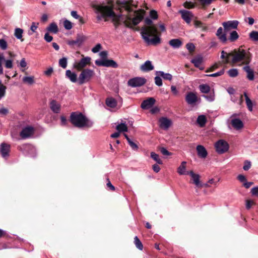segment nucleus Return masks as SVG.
I'll use <instances>...</instances> for the list:
<instances>
[{"label":"nucleus","instance_id":"nucleus-1","mask_svg":"<svg viewBox=\"0 0 258 258\" xmlns=\"http://www.w3.org/2000/svg\"><path fill=\"white\" fill-rule=\"evenodd\" d=\"M221 58L224 59L223 61L225 63L235 64L243 60L242 63L248 65L251 61V54L244 49H235L229 53L222 50Z\"/></svg>","mask_w":258,"mask_h":258},{"label":"nucleus","instance_id":"nucleus-2","mask_svg":"<svg viewBox=\"0 0 258 258\" xmlns=\"http://www.w3.org/2000/svg\"><path fill=\"white\" fill-rule=\"evenodd\" d=\"M146 24L149 25L141 29V34L143 39L148 44L156 45L160 42L161 39L157 34V29L155 26L151 25L152 20L146 18L145 19Z\"/></svg>","mask_w":258,"mask_h":258},{"label":"nucleus","instance_id":"nucleus-3","mask_svg":"<svg viewBox=\"0 0 258 258\" xmlns=\"http://www.w3.org/2000/svg\"><path fill=\"white\" fill-rule=\"evenodd\" d=\"M70 120L74 126L78 128L90 127L93 124L92 120L79 111L72 112Z\"/></svg>","mask_w":258,"mask_h":258},{"label":"nucleus","instance_id":"nucleus-4","mask_svg":"<svg viewBox=\"0 0 258 258\" xmlns=\"http://www.w3.org/2000/svg\"><path fill=\"white\" fill-rule=\"evenodd\" d=\"M96 13L97 14V19L98 21L105 19V21H106V17L114 18L115 15L112 9L108 6H98Z\"/></svg>","mask_w":258,"mask_h":258},{"label":"nucleus","instance_id":"nucleus-5","mask_svg":"<svg viewBox=\"0 0 258 258\" xmlns=\"http://www.w3.org/2000/svg\"><path fill=\"white\" fill-rule=\"evenodd\" d=\"M94 75L93 70L86 69L83 70L79 76L78 83L82 85L86 82H89Z\"/></svg>","mask_w":258,"mask_h":258},{"label":"nucleus","instance_id":"nucleus-6","mask_svg":"<svg viewBox=\"0 0 258 258\" xmlns=\"http://www.w3.org/2000/svg\"><path fill=\"white\" fill-rule=\"evenodd\" d=\"M216 152L219 154H223L226 152L229 148L228 143L223 140H220L215 145Z\"/></svg>","mask_w":258,"mask_h":258},{"label":"nucleus","instance_id":"nucleus-7","mask_svg":"<svg viewBox=\"0 0 258 258\" xmlns=\"http://www.w3.org/2000/svg\"><path fill=\"white\" fill-rule=\"evenodd\" d=\"M185 101L189 105H196L200 102V98H198L196 93L192 92H188L185 96Z\"/></svg>","mask_w":258,"mask_h":258},{"label":"nucleus","instance_id":"nucleus-8","mask_svg":"<svg viewBox=\"0 0 258 258\" xmlns=\"http://www.w3.org/2000/svg\"><path fill=\"white\" fill-rule=\"evenodd\" d=\"M95 64L98 66H103L106 67H112L113 68H117L118 67L117 63L112 59H97L95 62Z\"/></svg>","mask_w":258,"mask_h":258},{"label":"nucleus","instance_id":"nucleus-9","mask_svg":"<svg viewBox=\"0 0 258 258\" xmlns=\"http://www.w3.org/2000/svg\"><path fill=\"white\" fill-rule=\"evenodd\" d=\"M146 80L142 77H136L128 81V85L132 87H140L144 85Z\"/></svg>","mask_w":258,"mask_h":258},{"label":"nucleus","instance_id":"nucleus-10","mask_svg":"<svg viewBox=\"0 0 258 258\" xmlns=\"http://www.w3.org/2000/svg\"><path fill=\"white\" fill-rule=\"evenodd\" d=\"M239 22L238 21H228L222 23L225 33H229L233 29L237 28Z\"/></svg>","mask_w":258,"mask_h":258},{"label":"nucleus","instance_id":"nucleus-11","mask_svg":"<svg viewBox=\"0 0 258 258\" xmlns=\"http://www.w3.org/2000/svg\"><path fill=\"white\" fill-rule=\"evenodd\" d=\"M11 146L10 145L6 143H2L0 146V151L3 158L5 159H7V158L9 156V153L10 151Z\"/></svg>","mask_w":258,"mask_h":258},{"label":"nucleus","instance_id":"nucleus-12","mask_svg":"<svg viewBox=\"0 0 258 258\" xmlns=\"http://www.w3.org/2000/svg\"><path fill=\"white\" fill-rule=\"evenodd\" d=\"M34 134V128L32 126L24 127L20 133V136L23 139L31 137Z\"/></svg>","mask_w":258,"mask_h":258},{"label":"nucleus","instance_id":"nucleus-13","mask_svg":"<svg viewBox=\"0 0 258 258\" xmlns=\"http://www.w3.org/2000/svg\"><path fill=\"white\" fill-rule=\"evenodd\" d=\"M179 13L181 14L182 19H183L186 23L187 24L190 23L191 18L193 17V15L191 12L185 10H181L179 11Z\"/></svg>","mask_w":258,"mask_h":258},{"label":"nucleus","instance_id":"nucleus-14","mask_svg":"<svg viewBox=\"0 0 258 258\" xmlns=\"http://www.w3.org/2000/svg\"><path fill=\"white\" fill-rule=\"evenodd\" d=\"M159 122L160 127L165 130H167L172 124L170 119L164 117L160 118L159 120Z\"/></svg>","mask_w":258,"mask_h":258},{"label":"nucleus","instance_id":"nucleus-15","mask_svg":"<svg viewBox=\"0 0 258 258\" xmlns=\"http://www.w3.org/2000/svg\"><path fill=\"white\" fill-rule=\"evenodd\" d=\"M188 174L191 176L192 182L196 187H200L203 186V184L200 182V175L198 174H196L192 171H190Z\"/></svg>","mask_w":258,"mask_h":258},{"label":"nucleus","instance_id":"nucleus-16","mask_svg":"<svg viewBox=\"0 0 258 258\" xmlns=\"http://www.w3.org/2000/svg\"><path fill=\"white\" fill-rule=\"evenodd\" d=\"M155 101L154 98H149L142 102L141 107L143 109H148L155 104Z\"/></svg>","mask_w":258,"mask_h":258},{"label":"nucleus","instance_id":"nucleus-17","mask_svg":"<svg viewBox=\"0 0 258 258\" xmlns=\"http://www.w3.org/2000/svg\"><path fill=\"white\" fill-rule=\"evenodd\" d=\"M91 58L87 56L82 58L79 62H78L75 66V68L78 70H81L85 68L88 63H90Z\"/></svg>","mask_w":258,"mask_h":258},{"label":"nucleus","instance_id":"nucleus-18","mask_svg":"<svg viewBox=\"0 0 258 258\" xmlns=\"http://www.w3.org/2000/svg\"><path fill=\"white\" fill-rule=\"evenodd\" d=\"M154 68L151 61L147 60L140 67V70L145 72H147L153 70Z\"/></svg>","mask_w":258,"mask_h":258},{"label":"nucleus","instance_id":"nucleus-19","mask_svg":"<svg viewBox=\"0 0 258 258\" xmlns=\"http://www.w3.org/2000/svg\"><path fill=\"white\" fill-rule=\"evenodd\" d=\"M85 38L83 36H78L76 40L69 41L68 44L71 46H74L75 45L80 46L82 44Z\"/></svg>","mask_w":258,"mask_h":258},{"label":"nucleus","instance_id":"nucleus-20","mask_svg":"<svg viewBox=\"0 0 258 258\" xmlns=\"http://www.w3.org/2000/svg\"><path fill=\"white\" fill-rule=\"evenodd\" d=\"M60 104L54 100H51L50 102V108L55 113H58L60 112Z\"/></svg>","mask_w":258,"mask_h":258},{"label":"nucleus","instance_id":"nucleus-21","mask_svg":"<svg viewBox=\"0 0 258 258\" xmlns=\"http://www.w3.org/2000/svg\"><path fill=\"white\" fill-rule=\"evenodd\" d=\"M231 124L234 128L238 130L243 127L242 121L239 118H234L231 121Z\"/></svg>","mask_w":258,"mask_h":258},{"label":"nucleus","instance_id":"nucleus-22","mask_svg":"<svg viewBox=\"0 0 258 258\" xmlns=\"http://www.w3.org/2000/svg\"><path fill=\"white\" fill-rule=\"evenodd\" d=\"M21 148H23L24 150L30 151L31 153H28V155L32 157L36 156V149L30 145H23Z\"/></svg>","mask_w":258,"mask_h":258},{"label":"nucleus","instance_id":"nucleus-23","mask_svg":"<svg viewBox=\"0 0 258 258\" xmlns=\"http://www.w3.org/2000/svg\"><path fill=\"white\" fill-rule=\"evenodd\" d=\"M66 76L73 83H76L77 81V74L75 72H73L70 70L66 71Z\"/></svg>","mask_w":258,"mask_h":258},{"label":"nucleus","instance_id":"nucleus-24","mask_svg":"<svg viewBox=\"0 0 258 258\" xmlns=\"http://www.w3.org/2000/svg\"><path fill=\"white\" fill-rule=\"evenodd\" d=\"M198 155L201 158H205L207 156V152L205 148L202 145H198L197 147Z\"/></svg>","mask_w":258,"mask_h":258},{"label":"nucleus","instance_id":"nucleus-25","mask_svg":"<svg viewBox=\"0 0 258 258\" xmlns=\"http://www.w3.org/2000/svg\"><path fill=\"white\" fill-rule=\"evenodd\" d=\"M227 33H225L224 31L223 33L222 28L220 27L217 31L216 35L221 42H222L223 43H225L227 40V38L226 36Z\"/></svg>","mask_w":258,"mask_h":258},{"label":"nucleus","instance_id":"nucleus-26","mask_svg":"<svg viewBox=\"0 0 258 258\" xmlns=\"http://www.w3.org/2000/svg\"><path fill=\"white\" fill-rule=\"evenodd\" d=\"M186 162L185 161H182L180 165L177 168V173L179 175H186L188 174L189 171L186 170Z\"/></svg>","mask_w":258,"mask_h":258},{"label":"nucleus","instance_id":"nucleus-27","mask_svg":"<svg viewBox=\"0 0 258 258\" xmlns=\"http://www.w3.org/2000/svg\"><path fill=\"white\" fill-rule=\"evenodd\" d=\"M169 45L174 49H177L181 47L182 42L179 39H172L169 41Z\"/></svg>","mask_w":258,"mask_h":258},{"label":"nucleus","instance_id":"nucleus-28","mask_svg":"<svg viewBox=\"0 0 258 258\" xmlns=\"http://www.w3.org/2000/svg\"><path fill=\"white\" fill-rule=\"evenodd\" d=\"M106 105L110 108H114L117 106V101L112 97H108L105 100Z\"/></svg>","mask_w":258,"mask_h":258},{"label":"nucleus","instance_id":"nucleus-29","mask_svg":"<svg viewBox=\"0 0 258 258\" xmlns=\"http://www.w3.org/2000/svg\"><path fill=\"white\" fill-rule=\"evenodd\" d=\"M156 75L160 76L163 79L165 80L171 81L172 79V76L169 73H165L163 71H156Z\"/></svg>","mask_w":258,"mask_h":258},{"label":"nucleus","instance_id":"nucleus-30","mask_svg":"<svg viewBox=\"0 0 258 258\" xmlns=\"http://www.w3.org/2000/svg\"><path fill=\"white\" fill-rule=\"evenodd\" d=\"M243 69L245 72L247 73V78L249 80H253L254 72L250 68L249 66L246 65L243 67Z\"/></svg>","mask_w":258,"mask_h":258},{"label":"nucleus","instance_id":"nucleus-31","mask_svg":"<svg viewBox=\"0 0 258 258\" xmlns=\"http://www.w3.org/2000/svg\"><path fill=\"white\" fill-rule=\"evenodd\" d=\"M203 61V58L201 56L195 57L191 59V62H192L194 66L200 70H203V68L201 67V64Z\"/></svg>","mask_w":258,"mask_h":258},{"label":"nucleus","instance_id":"nucleus-32","mask_svg":"<svg viewBox=\"0 0 258 258\" xmlns=\"http://www.w3.org/2000/svg\"><path fill=\"white\" fill-rule=\"evenodd\" d=\"M207 121V119L204 115H199L197 119V122L201 127H203L205 126L206 122Z\"/></svg>","mask_w":258,"mask_h":258},{"label":"nucleus","instance_id":"nucleus-33","mask_svg":"<svg viewBox=\"0 0 258 258\" xmlns=\"http://www.w3.org/2000/svg\"><path fill=\"white\" fill-rule=\"evenodd\" d=\"M244 96L245 99V102L247 106V107L249 111H252L253 110V103L252 101L247 96V94L246 92H244L243 94Z\"/></svg>","mask_w":258,"mask_h":258},{"label":"nucleus","instance_id":"nucleus-34","mask_svg":"<svg viewBox=\"0 0 258 258\" xmlns=\"http://www.w3.org/2000/svg\"><path fill=\"white\" fill-rule=\"evenodd\" d=\"M229 33H230V35L228 38V40L230 42H235L238 39L239 35L236 31L232 30Z\"/></svg>","mask_w":258,"mask_h":258},{"label":"nucleus","instance_id":"nucleus-35","mask_svg":"<svg viewBox=\"0 0 258 258\" xmlns=\"http://www.w3.org/2000/svg\"><path fill=\"white\" fill-rule=\"evenodd\" d=\"M23 83L29 85L35 83L34 77L33 76H25L23 78Z\"/></svg>","mask_w":258,"mask_h":258},{"label":"nucleus","instance_id":"nucleus-36","mask_svg":"<svg viewBox=\"0 0 258 258\" xmlns=\"http://www.w3.org/2000/svg\"><path fill=\"white\" fill-rule=\"evenodd\" d=\"M47 30L54 34H56L58 31L57 25L55 23H51L47 28Z\"/></svg>","mask_w":258,"mask_h":258},{"label":"nucleus","instance_id":"nucleus-37","mask_svg":"<svg viewBox=\"0 0 258 258\" xmlns=\"http://www.w3.org/2000/svg\"><path fill=\"white\" fill-rule=\"evenodd\" d=\"M151 157L154 161H155L157 164H163V161L160 158L159 156L157 154L155 153V152H152L151 153Z\"/></svg>","mask_w":258,"mask_h":258},{"label":"nucleus","instance_id":"nucleus-38","mask_svg":"<svg viewBox=\"0 0 258 258\" xmlns=\"http://www.w3.org/2000/svg\"><path fill=\"white\" fill-rule=\"evenodd\" d=\"M199 89L203 93H208L210 92V86L207 84H201L199 86Z\"/></svg>","mask_w":258,"mask_h":258},{"label":"nucleus","instance_id":"nucleus-39","mask_svg":"<svg viewBox=\"0 0 258 258\" xmlns=\"http://www.w3.org/2000/svg\"><path fill=\"white\" fill-rule=\"evenodd\" d=\"M116 130L119 132H124L127 131V127L125 123H121L116 126Z\"/></svg>","mask_w":258,"mask_h":258},{"label":"nucleus","instance_id":"nucleus-40","mask_svg":"<svg viewBox=\"0 0 258 258\" xmlns=\"http://www.w3.org/2000/svg\"><path fill=\"white\" fill-rule=\"evenodd\" d=\"M23 33V30L22 29L17 28L15 30L14 35L17 39H21L22 38Z\"/></svg>","mask_w":258,"mask_h":258},{"label":"nucleus","instance_id":"nucleus-41","mask_svg":"<svg viewBox=\"0 0 258 258\" xmlns=\"http://www.w3.org/2000/svg\"><path fill=\"white\" fill-rule=\"evenodd\" d=\"M249 38L253 41H258V32L252 31L249 33Z\"/></svg>","mask_w":258,"mask_h":258},{"label":"nucleus","instance_id":"nucleus-42","mask_svg":"<svg viewBox=\"0 0 258 258\" xmlns=\"http://www.w3.org/2000/svg\"><path fill=\"white\" fill-rule=\"evenodd\" d=\"M59 66L63 69H66L67 67L68 60L66 57H62L59 60Z\"/></svg>","mask_w":258,"mask_h":258},{"label":"nucleus","instance_id":"nucleus-43","mask_svg":"<svg viewBox=\"0 0 258 258\" xmlns=\"http://www.w3.org/2000/svg\"><path fill=\"white\" fill-rule=\"evenodd\" d=\"M134 243L136 246V247L139 250H142L143 248V245L140 241V240L138 238V237L136 236L134 238Z\"/></svg>","mask_w":258,"mask_h":258},{"label":"nucleus","instance_id":"nucleus-44","mask_svg":"<svg viewBox=\"0 0 258 258\" xmlns=\"http://www.w3.org/2000/svg\"><path fill=\"white\" fill-rule=\"evenodd\" d=\"M227 73L230 77L234 78V77H236L238 76V71L237 69H232L229 70L228 71Z\"/></svg>","mask_w":258,"mask_h":258},{"label":"nucleus","instance_id":"nucleus-45","mask_svg":"<svg viewBox=\"0 0 258 258\" xmlns=\"http://www.w3.org/2000/svg\"><path fill=\"white\" fill-rule=\"evenodd\" d=\"M142 19L143 16L141 15H139L133 19L132 22L134 25H137L141 21Z\"/></svg>","mask_w":258,"mask_h":258},{"label":"nucleus","instance_id":"nucleus-46","mask_svg":"<svg viewBox=\"0 0 258 258\" xmlns=\"http://www.w3.org/2000/svg\"><path fill=\"white\" fill-rule=\"evenodd\" d=\"M6 87L4 85L0 84V100L5 97L6 94Z\"/></svg>","mask_w":258,"mask_h":258},{"label":"nucleus","instance_id":"nucleus-47","mask_svg":"<svg viewBox=\"0 0 258 258\" xmlns=\"http://www.w3.org/2000/svg\"><path fill=\"white\" fill-rule=\"evenodd\" d=\"M64 27L66 30H70L72 28V23L71 21L65 20L63 22Z\"/></svg>","mask_w":258,"mask_h":258},{"label":"nucleus","instance_id":"nucleus-48","mask_svg":"<svg viewBox=\"0 0 258 258\" xmlns=\"http://www.w3.org/2000/svg\"><path fill=\"white\" fill-rule=\"evenodd\" d=\"M3 61H5V66L7 69H12L13 68V65L12 60L5 59Z\"/></svg>","mask_w":258,"mask_h":258},{"label":"nucleus","instance_id":"nucleus-49","mask_svg":"<svg viewBox=\"0 0 258 258\" xmlns=\"http://www.w3.org/2000/svg\"><path fill=\"white\" fill-rule=\"evenodd\" d=\"M161 77L160 76L157 75L154 79L155 84L159 87L162 86L163 84Z\"/></svg>","mask_w":258,"mask_h":258},{"label":"nucleus","instance_id":"nucleus-50","mask_svg":"<svg viewBox=\"0 0 258 258\" xmlns=\"http://www.w3.org/2000/svg\"><path fill=\"white\" fill-rule=\"evenodd\" d=\"M8 47L7 43L4 39H0V48L3 50L7 49Z\"/></svg>","mask_w":258,"mask_h":258},{"label":"nucleus","instance_id":"nucleus-51","mask_svg":"<svg viewBox=\"0 0 258 258\" xmlns=\"http://www.w3.org/2000/svg\"><path fill=\"white\" fill-rule=\"evenodd\" d=\"M102 48V46L101 44L98 43L94 47L92 48V51L94 53L98 52Z\"/></svg>","mask_w":258,"mask_h":258},{"label":"nucleus","instance_id":"nucleus-52","mask_svg":"<svg viewBox=\"0 0 258 258\" xmlns=\"http://www.w3.org/2000/svg\"><path fill=\"white\" fill-rule=\"evenodd\" d=\"M149 16L153 20H156L158 18L157 12L154 10L150 11Z\"/></svg>","mask_w":258,"mask_h":258},{"label":"nucleus","instance_id":"nucleus-53","mask_svg":"<svg viewBox=\"0 0 258 258\" xmlns=\"http://www.w3.org/2000/svg\"><path fill=\"white\" fill-rule=\"evenodd\" d=\"M5 60V56L3 53H0V75L3 74V68L2 66V63Z\"/></svg>","mask_w":258,"mask_h":258},{"label":"nucleus","instance_id":"nucleus-54","mask_svg":"<svg viewBox=\"0 0 258 258\" xmlns=\"http://www.w3.org/2000/svg\"><path fill=\"white\" fill-rule=\"evenodd\" d=\"M244 164L243 167V169L245 171H247L251 167V162L249 161L246 160L244 161Z\"/></svg>","mask_w":258,"mask_h":258},{"label":"nucleus","instance_id":"nucleus-55","mask_svg":"<svg viewBox=\"0 0 258 258\" xmlns=\"http://www.w3.org/2000/svg\"><path fill=\"white\" fill-rule=\"evenodd\" d=\"M127 143L133 150H138V146L136 143H135L132 140L128 141Z\"/></svg>","mask_w":258,"mask_h":258},{"label":"nucleus","instance_id":"nucleus-56","mask_svg":"<svg viewBox=\"0 0 258 258\" xmlns=\"http://www.w3.org/2000/svg\"><path fill=\"white\" fill-rule=\"evenodd\" d=\"M183 6L186 8L191 9L195 7V5L192 2H186L184 3Z\"/></svg>","mask_w":258,"mask_h":258},{"label":"nucleus","instance_id":"nucleus-57","mask_svg":"<svg viewBox=\"0 0 258 258\" xmlns=\"http://www.w3.org/2000/svg\"><path fill=\"white\" fill-rule=\"evenodd\" d=\"M255 204V203L251 200H247L246 201V208L249 210L251 208V206Z\"/></svg>","mask_w":258,"mask_h":258},{"label":"nucleus","instance_id":"nucleus-58","mask_svg":"<svg viewBox=\"0 0 258 258\" xmlns=\"http://www.w3.org/2000/svg\"><path fill=\"white\" fill-rule=\"evenodd\" d=\"M160 152L164 155L169 156L171 155V153L164 147L161 148Z\"/></svg>","mask_w":258,"mask_h":258},{"label":"nucleus","instance_id":"nucleus-59","mask_svg":"<svg viewBox=\"0 0 258 258\" xmlns=\"http://www.w3.org/2000/svg\"><path fill=\"white\" fill-rule=\"evenodd\" d=\"M186 47L189 51L191 52L195 50V46L192 43H188L186 45Z\"/></svg>","mask_w":258,"mask_h":258},{"label":"nucleus","instance_id":"nucleus-60","mask_svg":"<svg viewBox=\"0 0 258 258\" xmlns=\"http://www.w3.org/2000/svg\"><path fill=\"white\" fill-rule=\"evenodd\" d=\"M53 71V68L50 67L44 72V74L46 76H50Z\"/></svg>","mask_w":258,"mask_h":258},{"label":"nucleus","instance_id":"nucleus-61","mask_svg":"<svg viewBox=\"0 0 258 258\" xmlns=\"http://www.w3.org/2000/svg\"><path fill=\"white\" fill-rule=\"evenodd\" d=\"M224 70L223 69L217 73L211 74V77H216L218 76H220L223 75L224 74Z\"/></svg>","mask_w":258,"mask_h":258},{"label":"nucleus","instance_id":"nucleus-62","mask_svg":"<svg viewBox=\"0 0 258 258\" xmlns=\"http://www.w3.org/2000/svg\"><path fill=\"white\" fill-rule=\"evenodd\" d=\"M44 38L45 40L47 42H51L53 39L52 36L50 35L48 33L45 34Z\"/></svg>","mask_w":258,"mask_h":258},{"label":"nucleus","instance_id":"nucleus-63","mask_svg":"<svg viewBox=\"0 0 258 258\" xmlns=\"http://www.w3.org/2000/svg\"><path fill=\"white\" fill-rule=\"evenodd\" d=\"M19 66L21 68H25L27 66V62L25 60V58H23L20 63H19Z\"/></svg>","mask_w":258,"mask_h":258},{"label":"nucleus","instance_id":"nucleus-64","mask_svg":"<svg viewBox=\"0 0 258 258\" xmlns=\"http://www.w3.org/2000/svg\"><path fill=\"white\" fill-rule=\"evenodd\" d=\"M251 192L252 195L258 197V187H254L251 188Z\"/></svg>","mask_w":258,"mask_h":258}]
</instances>
